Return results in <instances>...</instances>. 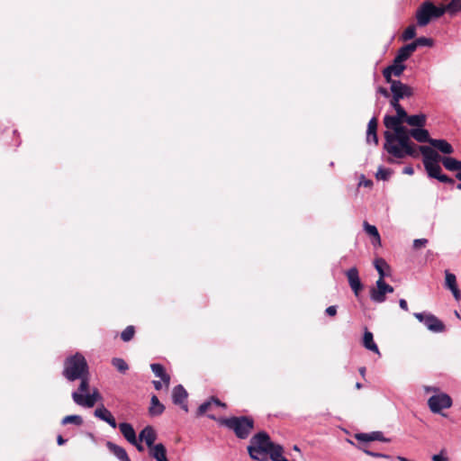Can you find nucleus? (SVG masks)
<instances>
[{"label":"nucleus","instance_id":"obj_1","mask_svg":"<svg viewBox=\"0 0 461 461\" xmlns=\"http://www.w3.org/2000/svg\"><path fill=\"white\" fill-rule=\"evenodd\" d=\"M411 130L401 124L394 131H385L384 132V149L388 154L395 158H404L407 156L418 158L417 145L411 140Z\"/></svg>","mask_w":461,"mask_h":461},{"label":"nucleus","instance_id":"obj_2","mask_svg":"<svg viewBox=\"0 0 461 461\" xmlns=\"http://www.w3.org/2000/svg\"><path fill=\"white\" fill-rule=\"evenodd\" d=\"M62 375L70 382L80 380L78 391L87 392L90 389L89 368L82 354L76 353L65 359Z\"/></svg>","mask_w":461,"mask_h":461},{"label":"nucleus","instance_id":"obj_3","mask_svg":"<svg viewBox=\"0 0 461 461\" xmlns=\"http://www.w3.org/2000/svg\"><path fill=\"white\" fill-rule=\"evenodd\" d=\"M208 417L216 420L220 425L233 430L236 437L241 439L247 438L254 429V420L249 416L216 418L212 414H208Z\"/></svg>","mask_w":461,"mask_h":461},{"label":"nucleus","instance_id":"obj_4","mask_svg":"<svg viewBox=\"0 0 461 461\" xmlns=\"http://www.w3.org/2000/svg\"><path fill=\"white\" fill-rule=\"evenodd\" d=\"M269 447H272L269 435L265 431H260L250 438L248 452L254 460L267 461Z\"/></svg>","mask_w":461,"mask_h":461},{"label":"nucleus","instance_id":"obj_5","mask_svg":"<svg viewBox=\"0 0 461 461\" xmlns=\"http://www.w3.org/2000/svg\"><path fill=\"white\" fill-rule=\"evenodd\" d=\"M445 14L440 6H436L432 2L426 1L418 8L416 12L417 24L424 27L429 23L433 18H439Z\"/></svg>","mask_w":461,"mask_h":461},{"label":"nucleus","instance_id":"obj_6","mask_svg":"<svg viewBox=\"0 0 461 461\" xmlns=\"http://www.w3.org/2000/svg\"><path fill=\"white\" fill-rule=\"evenodd\" d=\"M72 399L77 405L92 408L101 399V394L97 389H94L92 393H89V390L87 392L77 390L72 393Z\"/></svg>","mask_w":461,"mask_h":461},{"label":"nucleus","instance_id":"obj_7","mask_svg":"<svg viewBox=\"0 0 461 461\" xmlns=\"http://www.w3.org/2000/svg\"><path fill=\"white\" fill-rule=\"evenodd\" d=\"M452 403L451 397L445 393L434 394L428 400L429 408L433 413H440L442 410L450 408Z\"/></svg>","mask_w":461,"mask_h":461},{"label":"nucleus","instance_id":"obj_8","mask_svg":"<svg viewBox=\"0 0 461 461\" xmlns=\"http://www.w3.org/2000/svg\"><path fill=\"white\" fill-rule=\"evenodd\" d=\"M414 317L432 332H443L446 330L445 324L435 315L425 312H415Z\"/></svg>","mask_w":461,"mask_h":461},{"label":"nucleus","instance_id":"obj_9","mask_svg":"<svg viewBox=\"0 0 461 461\" xmlns=\"http://www.w3.org/2000/svg\"><path fill=\"white\" fill-rule=\"evenodd\" d=\"M188 393L182 384H178L173 388L172 400L174 404L178 405L185 412L188 411L187 406Z\"/></svg>","mask_w":461,"mask_h":461},{"label":"nucleus","instance_id":"obj_10","mask_svg":"<svg viewBox=\"0 0 461 461\" xmlns=\"http://www.w3.org/2000/svg\"><path fill=\"white\" fill-rule=\"evenodd\" d=\"M346 276L348 278V284L354 294L357 297L359 293L363 289V285L359 278L358 270L357 267H351L346 272Z\"/></svg>","mask_w":461,"mask_h":461},{"label":"nucleus","instance_id":"obj_11","mask_svg":"<svg viewBox=\"0 0 461 461\" xmlns=\"http://www.w3.org/2000/svg\"><path fill=\"white\" fill-rule=\"evenodd\" d=\"M391 84V91L393 95L396 98L402 99L404 97H410L413 95L412 88L400 80L389 82Z\"/></svg>","mask_w":461,"mask_h":461},{"label":"nucleus","instance_id":"obj_12","mask_svg":"<svg viewBox=\"0 0 461 461\" xmlns=\"http://www.w3.org/2000/svg\"><path fill=\"white\" fill-rule=\"evenodd\" d=\"M406 66L402 63H395V59L392 65L386 67L383 71V76L385 78L386 82L394 81L392 79V76L400 77L403 71L405 70Z\"/></svg>","mask_w":461,"mask_h":461},{"label":"nucleus","instance_id":"obj_13","mask_svg":"<svg viewBox=\"0 0 461 461\" xmlns=\"http://www.w3.org/2000/svg\"><path fill=\"white\" fill-rule=\"evenodd\" d=\"M445 286L449 289L456 301L461 299V292L457 287L456 277L448 270L445 271Z\"/></svg>","mask_w":461,"mask_h":461},{"label":"nucleus","instance_id":"obj_14","mask_svg":"<svg viewBox=\"0 0 461 461\" xmlns=\"http://www.w3.org/2000/svg\"><path fill=\"white\" fill-rule=\"evenodd\" d=\"M94 414L96 418L107 422L112 428L115 429L117 427L114 417L104 405L96 408Z\"/></svg>","mask_w":461,"mask_h":461},{"label":"nucleus","instance_id":"obj_15","mask_svg":"<svg viewBox=\"0 0 461 461\" xmlns=\"http://www.w3.org/2000/svg\"><path fill=\"white\" fill-rule=\"evenodd\" d=\"M157 438V434L155 429L151 426H146L139 434L140 441H145L146 445L151 448L154 445V442Z\"/></svg>","mask_w":461,"mask_h":461},{"label":"nucleus","instance_id":"obj_16","mask_svg":"<svg viewBox=\"0 0 461 461\" xmlns=\"http://www.w3.org/2000/svg\"><path fill=\"white\" fill-rule=\"evenodd\" d=\"M384 280L378 279L376 287L370 290V297L375 303H383L385 301Z\"/></svg>","mask_w":461,"mask_h":461},{"label":"nucleus","instance_id":"obj_17","mask_svg":"<svg viewBox=\"0 0 461 461\" xmlns=\"http://www.w3.org/2000/svg\"><path fill=\"white\" fill-rule=\"evenodd\" d=\"M417 149H418V152L420 151L423 155V164L424 165L426 162L427 163H429V162L435 163L440 158V156L434 149H432L431 148H429L428 146H420V147L417 146Z\"/></svg>","mask_w":461,"mask_h":461},{"label":"nucleus","instance_id":"obj_18","mask_svg":"<svg viewBox=\"0 0 461 461\" xmlns=\"http://www.w3.org/2000/svg\"><path fill=\"white\" fill-rule=\"evenodd\" d=\"M377 125V119L374 117L369 121L366 131V141H372L375 146L378 145Z\"/></svg>","mask_w":461,"mask_h":461},{"label":"nucleus","instance_id":"obj_19","mask_svg":"<svg viewBox=\"0 0 461 461\" xmlns=\"http://www.w3.org/2000/svg\"><path fill=\"white\" fill-rule=\"evenodd\" d=\"M118 427L121 433L129 443H136V432L131 424L122 422L120 423Z\"/></svg>","mask_w":461,"mask_h":461},{"label":"nucleus","instance_id":"obj_20","mask_svg":"<svg viewBox=\"0 0 461 461\" xmlns=\"http://www.w3.org/2000/svg\"><path fill=\"white\" fill-rule=\"evenodd\" d=\"M106 447L109 449L111 453H113L119 460L121 461H129V456L126 450L121 447L116 445L113 442L107 441Z\"/></svg>","mask_w":461,"mask_h":461},{"label":"nucleus","instance_id":"obj_21","mask_svg":"<svg viewBox=\"0 0 461 461\" xmlns=\"http://www.w3.org/2000/svg\"><path fill=\"white\" fill-rule=\"evenodd\" d=\"M150 368L155 375L159 377L167 388L170 384V375L166 372L165 367L161 364L154 363L150 365Z\"/></svg>","mask_w":461,"mask_h":461},{"label":"nucleus","instance_id":"obj_22","mask_svg":"<svg viewBox=\"0 0 461 461\" xmlns=\"http://www.w3.org/2000/svg\"><path fill=\"white\" fill-rule=\"evenodd\" d=\"M283 447L272 442V447L267 450V456H269L273 461H288L287 458L283 456Z\"/></svg>","mask_w":461,"mask_h":461},{"label":"nucleus","instance_id":"obj_23","mask_svg":"<svg viewBox=\"0 0 461 461\" xmlns=\"http://www.w3.org/2000/svg\"><path fill=\"white\" fill-rule=\"evenodd\" d=\"M150 456L157 461H168L167 449L162 443H158L150 448Z\"/></svg>","mask_w":461,"mask_h":461},{"label":"nucleus","instance_id":"obj_24","mask_svg":"<svg viewBox=\"0 0 461 461\" xmlns=\"http://www.w3.org/2000/svg\"><path fill=\"white\" fill-rule=\"evenodd\" d=\"M165 411V406L162 404L156 395H152L150 399V406L149 408V413L150 416H159Z\"/></svg>","mask_w":461,"mask_h":461},{"label":"nucleus","instance_id":"obj_25","mask_svg":"<svg viewBox=\"0 0 461 461\" xmlns=\"http://www.w3.org/2000/svg\"><path fill=\"white\" fill-rule=\"evenodd\" d=\"M411 137L419 142H428L430 144V141L433 140L429 137V133L427 130L419 128V129H411L410 131Z\"/></svg>","mask_w":461,"mask_h":461},{"label":"nucleus","instance_id":"obj_26","mask_svg":"<svg viewBox=\"0 0 461 461\" xmlns=\"http://www.w3.org/2000/svg\"><path fill=\"white\" fill-rule=\"evenodd\" d=\"M363 345L366 349H368L375 354L380 355L379 348L374 341L373 333L367 330H366V331L364 333Z\"/></svg>","mask_w":461,"mask_h":461},{"label":"nucleus","instance_id":"obj_27","mask_svg":"<svg viewBox=\"0 0 461 461\" xmlns=\"http://www.w3.org/2000/svg\"><path fill=\"white\" fill-rule=\"evenodd\" d=\"M430 145L444 154H452L454 152L453 147L445 140L433 139L430 141Z\"/></svg>","mask_w":461,"mask_h":461},{"label":"nucleus","instance_id":"obj_28","mask_svg":"<svg viewBox=\"0 0 461 461\" xmlns=\"http://www.w3.org/2000/svg\"><path fill=\"white\" fill-rule=\"evenodd\" d=\"M443 166L449 171L461 172V161L452 157H444L441 158Z\"/></svg>","mask_w":461,"mask_h":461},{"label":"nucleus","instance_id":"obj_29","mask_svg":"<svg viewBox=\"0 0 461 461\" xmlns=\"http://www.w3.org/2000/svg\"><path fill=\"white\" fill-rule=\"evenodd\" d=\"M364 228L366 232L373 238V244L381 245V237L377 230V228L374 225H370L367 221H364Z\"/></svg>","mask_w":461,"mask_h":461},{"label":"nucleus","instance_id":"obj_30","mask_svg":"<svg viewBox=\"0 0 461 461\" xmlns=\"http://www.w3.org/2000/svg\"><path fill=\"white\" fill-rule=\"evenodd\" d=\"M427 121V117L423 113L415 114V115H409L407 118L406 123H408L411 126H415L421 128L425 126Z\"/></svg>","mask_w":461,"mask_h":461},{"label":"nucleus","instance_id":"obj_31","mask_svg":"<svg viewBox=\"0 0 461 461\" xmlns=\"http://www.w3.org/2000/svg\"><path fill=\"white\" fill-rule=\"evenodd\" d=\"M403 122L393 115H385L384 118V124L387 131H394Z\"/></svg>","mask_w":461,"mask_h":461},{"label":"nucleus","instance_id":"obj_32","mask_svg":"<svg viewBox=\"0 0 461 461\" xmlns=\"http://www.w3.org/2000/svg\"><path fill=\"white\" fill-rule=\"evenodd\" d=\"M440 7L445 10V13L454 15L461 11V0H451L447 5H440Z\"/></svg>","mask_w":461,"mask_h":461},{"label":"nucleus","instance_id":"obj_33","mask_svg":"<svg viewBox=\"0 0 461 461\" xmlns=\"http://www.w3.org/2000/svg\"><path fill=\"white\" fill-rule=\"evenodd\" d=\"M424 167L427 170L429 176H430L432 178L437 179L441 173V167L438 164V162H435V163H432V162L427 163L426 162Z\"/></svg>","mask_w":461,"mask_h":461},{"label":"nucleus","instance_id":"obj_34","mask_svg":"<svg viewBox=\"0 0 461 461\" xmlns=\"http://www.w3.org/2000/svg\"><path fill=\"white\" fill-rule=\"evenodd\" d=\"M375 269L377 270L378 274H379V278L378 279H382V280H384V277L386 276V274L384 273V269H389L390 267L389 265L386 263V261L383 258H377L375 259Z\"/></svg>","mask_w":461,"mask_h":461},{"label":"nucleus","instance_id":"obj_35","mask_svg":"<svg viewBox=\"0 0 461 461\" xmlns=\"http://www.w3.org/2000/svg\"><path fill=\"white\" fill-rule=\"evenodd\" d=\"M83 422V418L80 415H68L61 420L62 425L74 424L76 426H81Z\"/></svg>","mask_w":461,"mask_h":461},{"label":"nucleus","instance_id":"obj_36","mask_svg":"<svg viewBox=\"0 0 461 461\" xmlns=\"http://www.w3.org/2000/svg\"><path fill=\"white\" fill-rule=\"evenodd\" d=\"M411 54L410 51L405 48V46H402L399 49L396 56H395V63H403L405 60H407Z\"/></svg>","mask_w":461,"mask_h":461},{"label":"nucleus","instance_id":"obj_37","mask_svg":"<svg viewBox=\"0 0 461 461\" xmlns=\"http://www.w3.org/2000/svg\"><path fill=\"white\" fill-rule=\"evenodd\" d=\"M112 365L121 373H125L129 369L128 364L120 357L113 358Z\"/></svg>","mask_w":461,"mask_h":461},{"label":"nucleus","instance_id":"obj_38","mask_svg":"<svg viewBox=\"0 0 461 461\" xmlns=\"http://www.w3.org/2000/svg\"><path fill=\"white\" fill-rule=\"evenodd\" d=\"M135 335V328L132 325L127 326L121 333V339L124 342H128L133 339Z\"/></svg>","mask_w":461,"mask_h":461},{"label":"nucleus","instance_id":"obj_39","mask_svg":"<svg viewBox=\"0 0 461 461\" xmlns=\"http://www.w3.org/2000/svg\"><path fill=\"white\" fill-rule=\"evenodd\" d=\"M416 36V27L411 24L409 25L402 32V39L404 41H410Z\"/></svg>","mask_w":461,"mask_h":461},{"label":"nucleus","instance_id":"obj_40","mask_svg":"<svg viewBox=\"0 0 461 461\" xmlns=\"http://www.w3.org/2000/svg\"><path fill=\"white\" fill-rule=\"evenodd\" d=\"M393 174V170L390 168H384L383 167H380L377 170V173L375 175L376 178L379 180H388L391 175Z\"/></svg>","mask_w":461,"mask_h":461},{"label":"nucleus","instance_id":"obj_41","mask_svg":"<svg viewBox=\"0 0 461 461\" xmlns=\"http://www.w3.org/2000/svg\"><path fill=\"white\" fill-rule=\"evenodd\" d=\"M212 401L208 400L206 402H204L203 403H202L198 410H197V416H202L203 415L206 411H208L209 410H211L212 408Z\"/></svg>","mask_w":461,"mask_h":461},{"label":"nucleus","instance_id":"obj_42","mask_svg":"<svg viewBox=\"0 0 461 461\" xmlns=\"http://www.w3.org/2000/svg\"><path fill=\"white\" fill-rule=\"evenodd\" d=\"M418 47L427 46L431 47L433 45V40L426 37H420L415 40Z\"/></svg>","mask_w":461,"mask_h":461},{"label":"nucleus","instance_id":"obj_43","mask_svg":"<svg viewBox=\"0 0 461 461\" xmlns=\"http://www.w3.org/2000/svg\"><path fill=\"white\" fill-rule=\"evenodd\" d=\"M371 434V439L372 441L378 440L382 442H389L390 439L384 437L383 432L381 431H373Z\"/></svg>","mask_w":461,"mask_h":461},{"label":"nucleus","instance_id":"obj_44","mask_svg":"<svg viewBox=\"0 0 461 461\" xmlns=\"http://www.w3.org/2000/svg\"><path fill=\"white\" fill-rule=\"evenodd\" d=\"M396 118H399V120L402 122H406L407 118L409 115L407 114L406 111L403 109L402 106H399L396 110Z\"/></svg>","mask_w":461,"mask_h":461},{"label":"nucleus","instance_id":"obj_45","mask_svg":"<svg viewBox=\"0 0 461 461\" xmlns=\"http://www.w3.org/2000/svg\"><path fill=\"white\" fill-rule=\"evenodd\" d=\"M427 239H416L413 240V249H420L422 248H425L428 244Z\"/></svg>","mask_w":461,"mask_h":461},{"label":"nucleus","instance_id":"obj_46","mask_svg":"<svg viewBox=\"0 0 461 461\" xmlns=\"http://www.w3.org/2000/svg\"><path fill=\"white\" fill-rule=\"evenodd\" d=\"M361 450H363L364 453H366V455L370 456H374V457H382V458H391L390 456L388 455H385V454H381V453H376V452H373V451H370L368 449H366V448H363V447H359Z\"/></svg>","mask_w":461,"mask_h":461},{"label":"nucleus","instance_id":"obj_47","mask_svg":"<svg viewBox=\"0 0 461 461\" xmlns=\"http://www.w3.org/2000/svg\"><path fill=\"white\" fill-rule=\"evenodd\" d=\"M355 438L361 442L372 441L370 433H357Z\"/></svg>","mask_w":461,"mask_h":461},{"label":"nucleus","instance_id":"obj_48","mask_svg":"<svg viewBox=\"0 0 461 461\" xmlns=\"http://www.w3.org/2000/svg\"><path fill=\"white\" fill-rule=\"evenodd\" d=\"M437 179L438 181H440L442 183H446V184L453 185L455 183L454 179H452L448 176L442 174V173H440V175L438 176V177Z\"/></svg>","mask_w":461,"mask_h":461},{"label":"nucleus","instance_id":"obj_49","mask_svg":"<svg viewBox=\"0 0 461 461\" xmlns=\"http://www.w3.org/2000/svg\"><path fill=\"white\" fill-rule=\"evenodd\" d=\"M210 401H212V405L214 404L216 406H220V407H222V408H226L227 405L226 403L221 402L218 398L212 396L209 399Z\"/></svg>","mask_w":461,"mask_h":461},{"label":"nucleus","instance_id":"obj_50","mask_svg":"<svg viewBox=\"0 0 461 461\" xmlns=\"http://www.w3.org/2000/svg\"><path fill=\"white\" fill-rule=\"evenodd\" d=\"M210 401H212V405L214 404L216 406H220V407H222V408H226L227 405L226 403L221 402L218 398L212 396L209 399Z\"/></svg>","mask_w":461,"mask_h":461},{"label":"nucleus","instance_id":"obj_51","mask_svg":"<svg viewBox=\"0 0 461 461\" xmlns=\"http://www.w3.org/2000/svg\"><path fill=\"white\" fill-rule=\"evenodd\" d=\"M404 46H405V48L410 51V53H411V55H412V53H413V52L417 50V48H418V45H417V43H416V41H412V42H411V43H409V44H406V45H404Z\"/></svg>","mask_w":461,"mask_h":461},{"label":"nucleus","instance_id":"obj_52","mask_svg":"<svg viewBox=\"0 0 461 461\" xmlns=\"http://www.w3.org/2000/svg\"><path fill=\"white\" fill-rule=\"evenodd\" d=\"M325 312L329 316L333 317L337 314V307L334 305L329 306Z\"/></svg>","mask_w":461,"mask_h":461},{"label":"nucleus","instance_id":"obj_53","mask_svg":"<svg viewBox=\"0 0 461 461\" xmlns=\"http://www.w3.org/2000/svg\"><path fill=\"white\" fill-rule=\"evenodd\" d=\"M400 100H401L400 98H396L395 96H393V98H392V100H391V105L394 108V110H395V111L397 110V108H398L399 106H402V105L399 104V101H400Z\"/></svg>","mask_w":461,"mask_h":461},{"label":"nucleus","instance_id":"obj_54","mask_svg":"<svg viewBox=\"0 0 461 461\" xmlns=\"http://www.w3.org/2000/svg\"><path fill=\"white\" fill-rule=\"evenodd\" d=\"M424 390H425L426 393L432 392V393H435V394L440 393L439 392V388L438 387H435V386H425Z\"/></svg>","mask_w":461,"mask_h":461},{"label":"nucleus","instance_id":"obj_55","mask_svg":"<svg viewBox=\"0 0 461 461\" xmlns=\"http://www.w3.org/2000/svg\"><path fill=\"white\" fill-rule=\"evenodd\" d=\"M399 305H400V307H401L403 311H405V312H408V311H409V307H408V303H407L406 300H404V299H400V301H399Z\"/></svg>","mask_w":461,"mask_h":461},{"label":"nucleus","instance_id":"obj_56","mask_svg":"<svg viewBox=\"0 0 461 461\" xmlns=\"http://www.w3.org/2000/svg\"><path fill=\"white\" fill-rule=\"evenodd\" d=\"M432 461H447V457L443 456L441 454L434 455L432 456Z\"/></svg>","mask_w":461,"mask_h":461},{"label":"nucleus","instance_id":"obj_57","mask_svg":"<svg viewBox=\"0 0 461 461\" xmlns=\"http://www.w3.org/2000/svg\"><path fill=\"white\" fill-rule=\"evenodd\" d=\"M384 287L385 294H391V293L393 292V287L392 285L386 284L385 282H384Z\"/></svg>","mask_w":461,"mask_h":461},{"label":"nucleus","instance_id":"obj_58","mask_svg":"<svg viewBox=\"0 0 461 461\" xmlns=\"http://www.w3.org/2000/svg\"><path fill=\"white\" fill-rule=\"evenodd\" d=\"M67 442V439H65L61 435H59L57 437V443L59 446H62Z\"/></svg>","mask_w":461,"mask_h":461},{"label":"nucleus","instance_id":"obj_59","mask_svg":"<svg viewBox=\"0 0 461 461\" xmlns=\"http://www.w3.org/2000/svg\"><path fill=\"white\" fill-rule=\"evenodd\" d=\"M131 444H132L133 446H135V447H136V448H137V450H138L139 452H142V451H144V447H143V446H142L140 442H138V440H137V439H136V443H131Z\"/></svg>","mask_w":461,"mask_h":461},{"label":"nucleus","instance_id":"obj_60","mask_svg":"<svg viewBox=\"0 0 461 461\" xmlns=\"http://www.w3.org/2000/svg\"><path fill=\"white\" fill-rule=\"evenodd\" d=\"M379 93H381L385 97H388L389 96V93L387 91V89L384 88V87H379L378 89Z\"/></svg>","mask_w":461,"mask_h":461},{"label":"nucleus","instance_id":"obj_61","mask_svg":"<svg viewBox=\"0 0 461 461\" xmlns=\"http://www.w3.org/2000/svg\"><path fill=\"white\" fill-rule=\"evenodd\" d=\"M153 385L156 390H160L162 388V384L160 381H153Z\"/></svg>","mask_w":461,"mask_h":461},{"label":"nucleus","instance_id":"obj_62","mask_svg":"<svg viewBox=\"0 0 461 461\" xmlns=\"http://www.w3.org/2000/svg\"><path fill=\"white\" fill-rule=\"evenodd\" d=\"M403 173L408 174V175H412L413 174V168L411 167H406L403 169Z\"/></svg>","mask_w":461,"mask_h":461},{"label":"nucleus","instance_id":"obj_63","mask_svg":"<svg viewBox=\"0 0 461 461\" xmlns=\"http://www.w3.org/2000/svg\"><path fill=\"white\" fill-rule=\"evenodd\" d=\"M358 371H359V374H360L363 377H365L366 371V367H365V366H361V367L358 369Z\"/></svg>","mask_w":461,"mask_h":461},{"label":"nucleus","instance_id":"obj_64","mask_svg":"<svg viewBox=\"0 0 461 461\" xmlns=\"http://www.w3.org/2000/svg\"><path fill=\"white\" fill-rule=\"evenodd\" d=\"M396 458L399 461H411V460H410V459H408V458H406L404 456H398Z\"/></svg>","mask_w":461,"mask_h":461}]
</instances>
